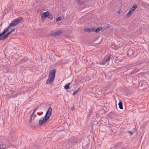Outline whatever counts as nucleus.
Instances as JSON below:
<instances>
[{"label":"nucleus","instance_id":"nucleus-8","mask_svg":"<svg viewBox=\"0 0 149 149\" xmlns=\"http://www.w3.org/2000/svg\"><path fill=\"white\" fill-rule=\"evenodd\" d=\"M63 31L62 30H59L58 31L56 32L53 35L54 37H57L61 35Z\"/></svg>","mask_w":149,"mask_h":149},{"label":"nucleus","instance_id":"nucleus-16","mask_svg":"<svg viewBox=\"0 0 149 149\" xmlns=\"http://www.w3.org/2000/svg\"><path fill=\"white\" fill-rule=\"evenodd\" d=\"M70 84V83H69L66 84L64 86V88L66 90L68 89L69 88Z\"/></svg>","mask_w":149,"mask_h":149},{"label":"nucleus","instance_id":"nucleus-26","mask_svg":"<svg viewBox=\"0 0 149 149\" xmlns=\"http://www.w3.org/2000/svg\"><path fill=\"white\" fill-rule=\"evenodd\" d=\"M32 121V118H30L29 120V122L31 123Z\"/></svg>","mask_w":149,"mask_h":149},{"label":"nucleus","instance_id":"nucleus-21","mask_svg":"<svg viewBox=\"0 0 149 149\" xmlns=\"http://www.w3.org/2000/svg\"><path fill=\"white\" fill-rule=\"evenodd\" d=\"M61 18L60 17H59L56 19V21L58 22L61 20Z\"/></svg>","mask_w":149,"mask_h":149},{"label":"nucleus","instance_id":"nucleus-22","mask_svg":"<svg viewBox=\"0 0 149 149\" xmlns=\"http://www.w3.org/2000/svg\"><path fill=\"white\" fill-rule=\"evenodd\" d=\"M6 148V146L5 145H3L2 146V147L1 148V149H4V148Z\"/></svg>","mask_w":149,"mask_h":149},{"label":"nucleus","instance_id":"nucleus-10","mask_svg":"<svg viewBox=\"0 0 149 149\" xmlns=\"http://www.w3.org/2000/svg\"><path fill=\"white\" fill-rule=\"evenodd\" d=\"M94 29L93 32H95L96 33H98L100 32V30H101L102 29V27H98L97 28H95V27H94Z\"/></svg>","mask_w":149,"mask_h":149},{"label":"nucleus","instance_id":"nucleus-18","mask_svg":"<svg viewBox=\"0 0 149 149\" xmlns=\"http://www.w3.org/2000/svg\"><path fill=\"white\" fill-rule=\"evenodd\" d=\"M109 26L110 25L109 24H107L106 25L104 26L102 28V29H104V30H105L109 28Z\"/></svg>","mask_w":149,"mask_h":149},{"label":"nucleus","instance_id":"nucleus-2","mask_svg":"<svg viewBox=\"0 0 149 149\" xmlns=\"http://www.w3.org/2000/svg\"><path fill=\"white\" fill-rule=\"evenodd\" d=\"M56 72V70L54 69L51 70L49 73V78L46 82L47 84H50L53 82L54 79Z\"/></svg>","mask_w":149,"mask_h":149},{"label":"nucleus","instance_id":"nucleus-29","mask_svg":"<svg viewBox=\"0 0 149 149\" xmlns=\"http://www.w3.org/2000/svg\"><path fill=\"white\" fill-rule=\"evenodd\" d=\"M38 107H37L35 109V111H36L37 110V109H38Z\"/></svg>","mask_w":149,"mask_h":149},{"label":"nucleus","instance_id":"nucleus-30","mask_svg":"<svg viewBox=\"0 0 149 149\" xmlns=\"http://www.w3.org/2000/svg\"><path fill=\"white\" fill-rule=\"evenodd\" d=\"M41 17H42H42H43V16L42 15V16H41Z\"/></svg>","mask_w":149,"mask_h":149},{"label":"nucleus","instance_id":"nucleus-17","mask_svg":"<svg viewBox=\"0 0 149 149\" xmlns=\"http://www.w3.org/2000/svg\"><path fill=\"white\" fill-rule=\"evenodd\" d=\"M77 3L79 5H81L83 4L84 3V2L80 0H77Z\"/></svg>","mask_w":149,"mask_h":149},{"label":"nucleus","instance_id":"nucleus-19","mask_svg":"<svg viewBox=\"0 0 149 149\" xmlns=\"http://www.w3.org/2000/svg\"><path fill=\"white\" fill-rule=\"evenodd\" d=\"M79 89H80V88H79L77 90L75 91L74 92H73V93H72V95H75L77 92L79 91Z\"/></svg>","mask_w":149,"mask_h":149},{"label":"nucleus","instance_id":"nucleus-20","mask_svg":"<svg viewBox=\"0 0 149 149\" xmlns=\"http://www.w3.org/2000/svg\"><path fill=\"white\" fill-rule=\"evenodd\" d=\"M127 133L129 134L130 135H132L133 134L132 132L129 130L128 131Z\"/></svg>","mask_w":149,"mask_h":149},{"label":"nucleus","instance_id":"nucleus-5","mask_svg":"<svg viewBox=\"0 0 149 149\" xmlns=\"http://www.w3.org/2000/svg\"><path fill=\"white\" fill-rule=\"evenodd\" d=\"M111 55L110 54H108L107 56H105L104 59L102 60L101 64L104 65L107 62H109L111 58Z\"/></svg>","mask_w":149,"mask_h":149},{"label":"nucleus","instance_id":"nucleus-4","mask_svg":"<svg viewBox=\"0 0 149 149\" xmlns=\"http://www.w3.org/2000/svg\"><path fill=\"white\" fill-rule=\"evenodd\" d=\"M7 28V27L5 28L2 32L0 33V40H5L7 38L8 36L12 33L10 31L6 35H5V34H6L9 30V29L8 28V30H7L6 29Z\"/></svg>","mask_w":149,"mask_h":149},{"label":"nucleus","instance_id":"nucleus-6","mask_svg":"<svg viewBox=\"0 0 149 149\" xmlns=\"http://www.w3.org/2000/svg\"><path fill=\"white\" fill-rule=\"evenodd\" d=\"M43 15L45 17H47L51 20L53 18L52 14L48 11L44 13Z\"/></svg>","mask_w":149,"mask_h":149},{"label":"nucleus","instance_id":"nucleus-25","mask_svg":"<svg viewBox=\"0 0 149 149\" xmlns=\"http://www.w3.org/2000/svg\"><path fill=\"white\" fill-rule=\"evenodd\" d=\"M33 115V114H32L30 116V118H32V117Z\"/></svg>","mask_w":149,"mask_h":149},{"label":"nucleus","instance_id":"nucleus-3","mask_svg":"<svg viewBox=\"0 0 149 149\" xmlns=\"http://www.w3.org/2000/svg\"><path fill=\"white\" fill-rule=\"evenodd\" d=\"M23 20V18L22 17H19L13 21L7 27L6 30H8V28H10L11 26H15L18 24L21 23Z\"/></svg>","mask_w":149,"mask_h":149},{"label":"nucleus","instance_id":"nucleus-24","mask_svg":"<svg viewBox=\"0 0 149 149\" xmlns=\"http://www.w3.org/2000/svg\"><path fill=\"white\" fill-rule=\"evenodd\" d=\"M42 113H43V112H42V113H37V114L39 116H40V115H41L42 114Z\"/></svg>","mask_w":149,"mask_h":149},{"label":"nucleus","instance_id":"nucleus-28","mask_svg":"<svg viewBox=\"0 0 149 149\" xmlns=\"http://www.w3.org/2000/svg\"><path fill=\"white\" fill-rule=\"evenodd\" d=\"M36 111H35V110H34V111H33V112L32 113V114H33L34 115V113H35Z\"/></svg>","mask_w":149,"mask_h":149},{"label":"nucleus","instance_id":"nucleus-15","mask_svg":"<svg viewBox=\"0 0 149 149\" xmlns=\"http://www.w3.org/2000/svg\"><path fill=\"white\" fill-rule=\"evenodd\" d=\"M118 105L119 108L120 109H123V103L121 101L119 102Z\"/></svg>","mask_w":149,"mask_h":149},{"label":"nucleus","instance_id":"nucleus-31","mask_svg":"<svg viewBox=\"0 0 149 149\" xmlns=\"http://www.w3.org/2000/svg\"><path fill=\"white\" fill-rule=\"evenodd\" d=\"M120 13V12H118V13Z\"/></svg>","mask_w":149,"mask_h":149},{"label":"nucleus","instance_id":"nucleus-1","mask_svg":"<svg viewBox=\"0 0 149 149\" xmlns=\"http://www.w3.org/2000/svg\"><path fill=\"white\" fill-rule=\"evenodd\" d=\"M52 111V108L50 107L47 111L44 117H42L41 119H40L39 123V125H42L46 123L51 116Z\"/></svg>","mask_w":149,"mask_h":149},{"label":"nucleus","instance_id":"nucleus-13","mask_svg":"<svg viewBox=\"0 0 149 149\" xmlns=\"http://www.w3.org/2000/svg\"><path fill=\"white\" fill-rule=\"evenodd\" d=\"M115 59H114L113 61V63H117L120 62L121 61V60L120 59H118L116 57L115 58Z\"/></svg>","mask_w":149,"mask_h":149},{"label":"nucleus","instance_id":"nucleus-27","mask_svg":"<svg viewBox=\"0 0 149 149\" xmlns=\"http://www.w3.org/2000/svg\"><path fill=\"white\" fill-rule=\"evenodd\" d=\"M74 109V107H72L71 108V109L72 110H73Z\"/></svg>","mask_w":149,"mask_h":149},{"label":"nucleus","instance_id":"nucleus-11","mask_svg":"<svg viewBox=\"0 0 149 149\" xmlns=\"http://www.w3.org/2000/svg\"><path fill=\"white\" fill-rule=\"evenodd\" d=\"M116 114L113 113L112 112H110L109 113L108 115V116L109 117L111 118H116L114 117H116Z\"/></svg>","mask_w":149,"mask_h":149},{"label":"nucleus","instance_id":"nucleus-23","mask_svg":"<svg viewBox=\"0 0 149 149\" xmlns=\"http://www.w3.org/2000/svg\"><path fill=\"white\" fill-rule=\"evenodd\" d=\"M15 30V28H13V29L11 30L10 31L12 33V32L14 31Z\"/></svg>","mask_w":149,"mask_h":149},{"label":"nucleus","instance_id":"nucleus-32","mask_svg":"<svg viewBox=\"0 0 149 149\" xmlns=\"http://www.w3.org/2000/svg\"><path fill=\"white\" fill-rule=\"evenodd\" d=\"M0 149H1V147H0Z\"/></svg>","mask_w":149,"mask_h":149},{"label":"nucleus","instance_id":"nucleus-12","mask_svg":"<svg viewBox=\"0 0 149 149\" xmlns=\"http://www.w3.org/2000/svg\"><path fill=\"white\" fill-rule=\"evenodd\" d=\"M138 6L136 4H134L133 6L132 7L130 10L133 12L137 8Z\"/></svg>","mask_w":149,"mask_h":149},{"label":"nucleus","instance_id":"nucleus-14","mask_svg":"<svg viewBox=\"0 0 149 149\" xmlns=\"http://www.w3.org/2000/svg\"><path fill=\"white\" fill-rule=\"evenodd\" d=\"M133 13V12L130 9V10L127 13L126 15V17H129L131 16V14Z\"/></svg>","mask_w":149,"mask_h":149},{"label":"nucleus","instance_id":"nucleus-9","mask_svg":"<svg viewBox=\"0 0 149 149\" xmlns=\"http://www.w3.org/2000/svg\"><path fill=\"white\" fill-rule=\"evenodd\" d=\"M94 29V27L91 28H86L84 29V31L86 32H90L92 31L93 32Z\"/></svg>","mask_w":149,"mask_h":149},{"label":"nucleus","instance_id":"nucleus-7","mask_svg":"<svg viewBox=\"0 0 149 149\" xmlns=\"http://www.w3.org/2000/svg\"><path fill=\"white\" fill-rule=\"evenodd\" d=\"M134 54L133 50L132 49H130L127 51V56L130 57L132 56Z\"/></svg>","mask_w":149,"mask_h":149}]
</instances>
